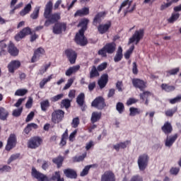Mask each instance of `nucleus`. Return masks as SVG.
Returning <instances> with one entry per match:
<instances>
[{
    "label": "nucleus",
    "mask_w": 181,
    "mask_h": 181,
    "mask_svg": "<svg viewBox=\"0 0 181 181\" xmlns=\"http://www.w3.org/2000/svg\"><path fill=\"white\" fill-rule=\"evenodd\" d=\"M31 175L33 177L37 179L39 181H59L62 178V176L60 175V171H56L49 180V177H47L43 173L37 171L35 167H33L32 168Z\"/></svg>",
    "instance_id": "nucleus-1"
},
{
    "label": "nucleus",
    "mask_w": 181,
    "mask_h": 181,
    "mask_svg": "<svg viewBox=\"0 0 181 181\" xmlns=\"http://www.w3.org/2000/svg\"><path fill=\"white\" fill-rule=\"evenodd\" d=\"M52 12H53V3L49 1L45 6L44 17L45 19H49L51 23L59 22L61 19L60 14L57 13L52 14Z\"/></svg>",
    "instance_id": "nucleus-2"
},
{
    "label": "nucleus",
    "mask_w": 181,
    "mask_h": 181,
    "mask_svg": "<svg viewBox=\"0 0 181 181\" xmlns=\"http://www.w3.org/2000/svg\"><path fill=\"white\" fill-rule=\"evenodd\" d=\"M32 29L29 27H25L22 29L17 35H15V40L17 42H19L20 40H22V39L26 37V36H29V35H31L30 36V42H35L37 37H39V35H36V33H34L32 34Z\"/></svg>",
    "instance_id": "nucleus-3"
},
{
    "label": "nucleus",
    "mask_w": 181,
    "mask_h": 181,
    "mask_svg": "<svg viewBox=\"0 0 181 181\" xmlns=\"http://www.w3.org/2000/svg\"><path fill=\"white\" fill-rule=\"evenodd\" d=\"M115 50H117V44L114 42H108L98 50V54L102 57H107V54H112L115 53Z\"/></svg>",
    "instance_id": "nucleus-4"
},
{
    "label": "nucleus",
    "mask_w": 181,
    "mask_h": 181,
    "mask_svg": "<svg viewBox=\"0 0 181 181\" xmlns=\"http://www.w3.org/2000/svg\"><path fill=\"white\" fill-rule=\"evenodd\" d=\"M145 35V30L139 29L134 32L132 37L129 39L128 45H131V43L135 42V45H138L142 39H144V36Z\"/></svg>",
    "instance_id": "nucleus-5"
},
{
    "label": "nucleus",
    "mask_w": 181,
    "mask_h": 181,
    "mask_svg": "<svg viewBox=\"0 0 181 181\" xmlns=\"http://www.w3.org/2000/svg\"><path fill=\"white\" fill-rule=\"evenodd\" d=\"M137 163L139 170L144 172V170L148 168V163H149V156L146 153L140 155L137 160Z\"/></svg>",
    "instance_id": "nucleus-6"
},
{
    "label": "nucleus",
    "mask_w": 181,
    "mask_h": 181,
    "mask_svg": "<svg viewBox=\"0 0 181 181\" xmlns=\"http://www.w3.org/2000/svg\"><path fill=\"white\" fill-rule=\"evenodd\" d=\"M43 144V139L40 136L31 137L28 141V148L30 149H37Z\"/></svg>",
    "instance_id": "nucleus-7"
},
{
    "label": "nucleus",
    "mask_w": 181,
    "mask_h": 181,
    "mask_svg": "<svg viewBox=\"0 0 181 181\" xmlns=\"http://www.w3.org/2000/svg\"><path fill=\"white\" fill-rule=\"evenodd\" d=\"M67 29V23L64 22H57L55 23L53 26L52 32L54 35H62L63 32H66Z\"/></svg>",
    "instance_id": "nucleus-8"
},
{
    "label": "nucleus",
    "mask_w": 181,
    "mask_h": 181,
    "mask_svg": "<svg viewBox=\"0 0 181 181\" xmlns=\"http://www.w3.org/2000/svg\"><path fill=\"white\" fill-rule=\"evenodd\" d=\"M63 118H64V111L62 110H57L52 113V122L53 124L62 122Z\"/></svg>",
    "instance_id": "nucleus-9"
},
{
    "label": "nucleus",
    "mask_w": 181,
    "mask_h": 181,
    "mask_svg": "<svg viewBox=\"0 0 181 181\" xmlns=\"http://www.w3.org/2000/svg\"><path fill=\"white\" fill-rule=\"evenodd\" d=\"M91 105L98 110H103L107 107V104H105V99L102 96L97 97L92 102Z\"/></svg>",
    "instance_id": "nucleus-10"
},
{
    "label": "nucleus",
    "mask_w": 181,
    "mask_h": 181,
    "mask_svg": "<svg viewBox=\"0 0 181 181\" xmlns=\"http://www.w3.org/2000/svg\"><path fill=\"white\" fill-rule=\"evenodd\" d=\"M75 42L76 45H79V46H86L88 41L86 36L84 35V32L81 33V31H78L75 36Z\"/></svg>",
    "instance_id": "nucleus-11"
},
{
    "label": "nucleus",
    "mask_w": 181,
    "mask_h": 181,
    "mask_svg": "<svg viewBox=\"0 0 181 181\" xmlns=\"http://www.w3.org/2000/svg\"><path fill=\"white\" fill-rule=\"evenodd\" d=\"M21 66H22L21 61L19 60L11 61L7 66L8 73H11V74H14L15 71H16V70H18L21 67Z\"/></svg>",
    "instance_id": "nucleus-12"
},
{
    "label": "nucleus",
    "mask_w": 181,
    "mask_h": 181,
    "mask_svg": "<svg viewBox=\"0 0 181 181\" xmlns=\"http://www.w3.org/2000/svg\"><path fill=\"white\" fill-rule=\"evenodd\" d=\"M16 135L15 134H11L7 140V144L6 145V151H9L11 149H13V148L16 146Z\"/></svg>",
    "instance_id": "nucleus-13"
},
{
    "label": "nucleus",
    "mask_w": 181,
    "mask_h": 181,
    "mask_svg": "<svg viewBox=\"0 0 181 181\" xmlns=\"http://www.w3.org/2000/svg\"><path fill=\"white\" fill-rule=\"evenodd\" d=\"M65 54L71 64H76V60H77V52L71 49H67L65 50Z\"/></svg>",
    "instance_id": "nucleus-14"
},
{
    "label": "nucleus",
    "mask_w": 181,
    "mask_h": 181,
    "mask_svg": "<svg viewBox=\"0 0 181 181\" xmlns=\"http://www.w3.org/2000/svg\"><path fill=\"white\" fill-rule=\"evenodd\" d=\"M107 15V13L105 11H100L96 13L95 17L93 19V26H95L96 28L99 26V25H101V22H103V18Z\"/></svg>",
    "instance_id": "nucleus-15"
},
{
    "label": "nucleus",
    "mask_w": 181,
    "mask_h": 181,
    "mask_svg": "<svg viewBox=\"0 0 181 181\" xmlns=\"http://www.w3.org/2000/svg\"><path fill=\"white\" fill-rule=\"evenodd\" d=\"M132 83L135 88H139L140 91H144L146 88V83L144 80L139 78H133Z\"/></svg>",
    "instance_id": "nucleus-16"
},
{
    "label": "nucleus",
    "mask_w": 181,
    "mask_h": 181,
    "mask_svg": "<svg viewBox=\"0 0 181 181\" xmlns=\"http://www.w3.org/2000/svg\"><path fill=\"white\" fill-rule=\"evenodd\" d=\"M45 49L42 47H39L35 49L31 59V63H36V62H37V60H39L40 57H42L43 54H45Z\"/></svg>",
    "instance_id": "nucleus-17"
},
{
    "label": "nucleus",
    "mask_w": 181,
    "mask_h": 181,
    "mask_svg": "<svg viewBox=\"0 0 181 181\" xmlns=\"http://www.w3.org/2000/svg\"><path fill=\"white\" fill-rule=\"evenodd\" d=\"M7 50L9 54L11 55L13 57H16V56L19 54V49L11 41H10L8 45L7 46Z\"/></svg>",
    "instance_id": "nucleus-18"
},
{
    "label": "nucleus",
    "mask_w": 181,
    "mask_h": 181,
    "mask_svg": "<svg viewBox=\"0 0 181 181\" xmlns=\"http://www.w3.org/2000/svg\"><path fill=\"white\" fill-rule=\"evenodd\" d=\"M100 181H115V174L111 170L105 171L101 175Z\"/></svg>",
    "instance_id": "nucleus-19"
},
{
    "label": "nucleus",
    "mask_w": 181,
    "mask_h": 181,
    "mask_svg": "<svg viewBox=\"0 0 181 181\" xmlns=\"http://www.w3.org/2000/svg\"><path fill=\"white\" fill-rule=\"evenodd\" d=\"M97 28L98 32H99L100 35H104L110 30V28H111V21H107V23L105 24H100Z\"/></svg>",
    "instance_id": "nucleus-20"
},
{
    "label": "nucleus",
    "mask_w": 181,
    "mask_h": 181,
    "mask_svg": "<svg viewBox=\"0 0 181 181\" xmlns=\"http://www.w3.org/2000/svg\"><path fill=\"white\" fill-rule=\"evenodd\" d=\"M161 131L165 134V135H169L173 132V127L172 124L169 122H165L163 126L161 127Z\"/></svg>",
    "instance_id": "nucleus-21"
},
{
    "label": "nucleus",
    "mask_w": 181,
    "mask_h": 181,
    "mask_svg": "<svg viewBox=\"0 0 181 181\" xmlns=\"http://www.w3.org/2000/svg\"><path fill=\"white\" fill-rule=\"evenodd\" d=\"M108 83V74H104L101 76L100 78L98 81V84L100 89H103Z\"/></svg>",
    "instance_id": "nucleus-22"
},
{
    "label": "nucleus",
    "mask_w": 181,
    "mask_h": 181,
    "mask_svg": "<svg viewBox=\"0 0 181 181\" xmlns=\"http://www.w3.org/2000/svg\"><path fill=\"white\" fill-rule=\"evenodd\" d=\"M89 22H90V20H88V18H85L81 20V21L78 24V28H81L79 30V32H81V33L86 32L87 30V28L88 26Z\"/></svg>",
    "instance_id": "nucleus-23"
},
{
    "label": "nucleus",
    "mask_w": 181,
    "mask_h": 181,
    "mask_svg": "<svg viewBox=\"0 0 181 181\" xmlns=\"http://www.w3.org/2000/svg\"><path fill=\"white\" fill-rule=\"evenodd\" d=\"M90 14V8L88 7H83L81 9L77 10L74 13V17L77 18V16H87V15Z\"/></svg>",
    "instance_id": "nucleus-24"
},
{
    "label": "nucleus",
    "mask_w": 181,
    "mask_h": 181,
    "mask_svg": "<svg viewBox=\"0 0 181 181\" xmlns=\"http://www.w3.org/2000/svg\"><path fill=\"white\" fill-rule=\"evenodd\" d=\"M64 173L69 179H77V172L71 168L65 169Z\"/></svg>",
    "instance_id": "nucleus-25"
},
{
    "label": "nucleus",
    "mask_w": 181,
    "mask_h": 181,
    "mask_svg": "<svg viewBox=\"0 0 181 181\" xmlns=\"http://www.w3.org/2000/svg\"><path fill=\"white\" fill-rule=\"evenodd\" d=\"M78 70H80V65L71 66L66 71L65 76L70 77V76H72V74H76Z\"/></svg>",
    "instance_id": "nucleus-26"
},
{
    "label": "nucleus",
    "mask_w": 181,
    "mask_h": 181,
    "mask_svg": "<svg viewBox=\"0 0 181 181\" xmlns=\"http://www.w3.org/2000/svg\"><path fill=\"white\" fill-rule=\"evenodd\" d=\"M179 135L177 134H174L173 136L169 137H167L165 142V146L170 148L176 142V139H177Z\"/></svg>",
    "instance_id": "nucleus-27"
},
{
    "label": "nucleus",
    "mask_w": 181,
    "mask_h": 181,
    "mask_svg": "<svg viewBox=\"0 0 181 181\" xmlns=\"http://www.w3.org/2000/svg\"><path fill=\"white\" fill-rule=\"evenodd\" d=\"M129 144H131V141L127 140L126 141L120 142L116 145H114L113 148L115 149V151H117V152H119V149H125L127 145H129Z\"/></svg>",
    "instance_id": "nucleus-28"
},
{
    "label": "nucleus",
    "mask_w": 181,
    "mask_h": 181,
    "mask_svg": "<svg viewBox=\"0 0 181 181\" xmlns=\"http://www.w3.org/2000/svg\"><path fill=\"white\" fill-rule=\"evenodd\" d=\"M52 162L54 165H57V168L60 169L63 166V162H64V157L59 155L56 158H52Z\"/></svg>",
    "instance_id": "nucleus-29"
},
{
    "label": "nucleus",
    "mask_w": 181,
    "mask_h": 181,
    "mask_svg": "<svg viewBox=\"0 0 181 181\" xmlns=\"http://www.w3.org/2000/svg\"><path fill=\"white\" fill-rule=\"evenodd\" d=\"M9 117V112L4 107H0V119L1 121H6Z\"/></svg>",
    "instance_id": "nucleus-30"
},
{
    "label": "nucleus",
    "mask_w": 181,
    "mask_h": 181,
    "mask_svg": "<svg viewBox=\"0 0 181 181\" xmlns=\"http://www.w3.org/2000/svg\"><path fill=\"white\" fill-rule=\"evenodd\" d=\"M122 57H124V54H122V47H119L116 54L114 57L115 63H118L119 62H121L122 60Z\"/></svg>",
    "instance_id": "nucleus-31"
},
{
    "label": "nucleus",
    "mask_w": 181,
    "mask_h": 181,
    "mask_svg": "<svg viewBox=\"0 0 181 181\" xmlns=\"http://www.w3.org/2000/svg\"><path fill=\"white\" fill-rule=\"evenodd\" d=\"M8 45L3 41L1 45H0V57H4L8 55Z\"/></svg>",
    "instance_id": "nucleus-32"
},
{
    "label": "nucleus",
    "mask_w": 181,
    "mask_h": 181,
    "mask_svg": "<svg viewBox=\"0 0 181 181\" xmlns=\"http://www.w3.org/2000/svg\"><path fill=\"white\" fill-rule=\"evenodd\" d=\"M160 88L165 93H172V91H175L176 90V87L175 86H170L168 83H162Z\"/></svg>",
    "instance_id": "nucleus-33"
},
{
    "label": "nucleus",
    "mask_w": 181,
    "mask_h": 181,
    "mask_svg": "<svg viewBox=\"0 0 181 181\" xmlns=\"http://www.w3.org/2000/svg\"><path fill=\"white\" fill-rule=\"evenodd\" d=\"M69 138V129H66L62 135L61 141L59 142V146H65L67 144V139Z\"/></svg>",
    "instance_id": "nucleus-34"
},
{
    "label": "nucleus",
    "mask_w": 181,
    "mask_h": 181,
    "mask_svg": "<svg viewBox=\"0 0 181 181\" xmlns=\"http://www.w3.org/2000/svg\"><path fill=\"white\" fill-rule=\"evenodd\" d=\"M101 112H93L91 115L90 122L92 124H95L98 121L101 119Z\"/></svg>",
    "instance_id": "nucleus-35"
},
{
    "label": "nucleus",
    "mask_w": 181,
    "mask_h": 181,
    "mask_svg": "<svg viewBox=\"0 0 181 181\" xmlns=\"http://www.w3.org/2000/svg\"><path fill=\"white\" fill-rule=\"evenodd\" d=\"M86 101V95L84 93H81L76 98V103L79 107H83Z\"/></svg>",
    "instance_id": "nucleus-36"
},
{
    "label": "nucleus",
    "mask_w": 181,
    "mask_h": 181,
    "mask_svg": "<svg viewBox=\"0 0 181 181\" xmlns=\"http://www.w3.org/2000/svg\"><path fill=\"white\" fill-rule=\"evenodd\" d=\"M71 107V100L69 99H64L61 101L60 103V108H65L66 110H68Z\"/></svg>",
    "instance_id": "nucleus-37"
},
{
    "label": "nucleus",
    "mask_w": 181,
    "mask_h": 181,
    "mask_svg": "<svg viewBox=\"0 0 181 181\" xmlns=\"http://www.w3.org/2000/svg\"><path fill=\"white\" fill-rule=\"evenodd\" d=\"M30 11H32V4H28L24 7L22 11H20V16H25V15H28V13H29Z\"/></svg>",
    "instance_id": "nucleus-38"
},
{
    "label": "nucleus",
    "mask_w": 181,
    "mask_h": 181,
    "mask_svg": "<svg viewBox=\"0 0 181 181\" xmlns=\"http://www.w3.org/2000/svg\"><path fill=\"white\" fill-rule=\"evenodd\" d=\"M179 18H180V14L179 13H173L171 16L168 19V23H175Z\"/></svg>",
    "instance_id": "nucleus-39"
},
{
    "label": "nucleus",
    "mask_w": 181,
    "mask_h": 181,
    "mask_svg": "<svg viewBox=\"0 0 181 181\" xmlns=\"http://www.w3.org/2000/svg\"><path fill=\"white\" fill-rule=\"evenodd\" d=\"M132 4V1L124 0L120 5L119 8L117 11V13H121V11H122V8H125V6H127V5H128L127 9H129Z\"/></svg>",
    "instance_id": "nucleus-40"
},
{
    "label": "nucleus",
    "mask_w": 181,
    "mask_h": 181,
    "mask_svg": "<svg viewBox=\"0 0 181 181\" xmlns=\"http://www.w3.org/2000/svg\"><path fill=\"white\" fill-rule=\"evenodd\" d=\"M129 112L130 117H135V115H139V114H141L142 111L139 108L132 107L129 108Z\"/></svg>",
    "instance_id": "nucleus-41"
},
{
    "label": "nucleus",
    "mask_w": 181,
    "mask_h": 181,
    "mask_svg": "<svg viewBox=\"0 0 181 181\" xmlns=\"http://www.w3.org/2000/svg\"><path fill=\"white\" fill-rule=\"evenodd\" d=\"M40 107H41L42 111H43L44 112H46V111H47V108L50 107V103L49 102V100H45L41 102Z\"/></svg>",
    "instance_id": "nucleus-42"
},
{
    "label": "nucleus",
    "mask_w": 181,
    "mask_h": 181,
    "mask_svg": "<svg viewBox=\"0 0 181 181\" xmlns=\"http://www.w3.org/2000/svg\"><path fill=\"white\" fill-rule=\"evenodd\" d=\"M98 76H100L98 69L95 66H93L90 71V78H94V77H98Z\"/></svg>",
    "instance_id": "nucleus-43"
},
{
    "label": "nucleus",
    "mask_w": 181,
    "mask_h": 181,
    "mask_svg": "<svg viewBox=\"0 0 181 181\" xmlns=\"http://www.w3.org/2000/svg\"><path fill=\"white\" fill-rule=\"evenodd\" d=\"M53 78V75L49 76L47 78H43L40 82V88H43L49 81H50Z\"/></svg>",
    "instance_id": "nucleus-44"
},
{
    "label": "nucleus",
    "mask_w": 181,
    "mask_h": 181,
    "mask_svg": "<svg viewBox=\"0 0 181 181\" xmlns=\"http://www.w3.org/2000/svg\"><path fill=\"white\" fill-rule=\"evenodd\" d=\"M18 159H21V154L19 153L11 155L7 160V163L8 165H11L13 160H16Z\"/></svg>",
    "instance_id": "nucleus-45"
},
{
    "label": "nucleus",
    "mask_w": 181,
    "mask_h": 181,
    "mask_svg": "<svg viewBox=\"0 0 181 181\" xmlns=\"http://www.w3.org/2000/svg\"><path fill=\"white\" fill-rule=\"evenodd\" d=\"M40 11V7L35 8L34 11H33V13L30 16V18L33 19V20L37 19V18H39Z\"/></svg>",
    "instance_id": "nucleus-46"
},
{
    "label": "nucleus",
    "mask_w": 181,
    "mask_h": 181,
    "mask_svg": "<svg viewBox=\"0 0 181 181\" xmlns=\"http://www.w3.org/2000/svg\"><path fill=\"white\" fill-rule=\"evenodd\" d=\"M116 110L118 111L119 114H122L125 110V106H124V103L119 102L116 105Z\"/></svg>",
    "instance_id": "nucleus-47"
},
{
    "label": "nucleus",
    "mask_w": 181,
    "mask_h": 181,
    "mask_svg": "<svg viewBox=\"0 0 181 181\" xmlns=\"http://www.w3.org/2000/svg\"><path fill=\"white\" fill-rule=\"evenodd\" d=\"M177 112V107H175L173 109H169L165 112L166 117H173V115Z\"/></svg>",
    "instance_id": "nucleus-48"
},
{
    "label": "nucleus",
    "mask_w": 181,
    "mask_h": 181,
    "mask_svg": "<svg viewBox=\"0 0 181 181\" xmlns=\"http://www.w3.org/2000/svg\"><path fill=\"white\" fill-rule=\"evenodd\" d=\"M25 94H28L27 89H18L15 92V95H17L18 97H23V95H25Z\"/></svg>",
    "instance_id": "nucleus-49"
},
{
    "label": "nucleus",
    "mask_w": 181,
    "mask_h": 181,
    "mask_svg": "<svg viewBox=\"0 0 181 181\" xmlns=\"http://www.w3.org/2000/svg\"><path fill=\"white\" fill-rule=\"evenodd\" d=\"M86 154H83L82 156H74L72 158L73 162L74 163H76L77 162H83V160H84V158H86Z\"/></svg>",
    "instance_id": "nucleus-50"
},
{
    "label": "nucleus",
    "mask_w": 181,
    "mask_h": 181,
    "mask_svg": "<svg viewBox=\"0 0 181 181\" xmlns=\"http://www.w3.org/2000/svg\"><path fill=\"white\" fill-rule=\"evenodd\" d=\"M135 49L134 45H132L129 49L125 52L124 54V58L128 59L129 57H131V54H132V52H134V49Z\"/></svg>",
    "instance_id": "nucleus-51"
},
{
    "label": "nucleus",
    "mask_w": 181,
    "mask_h": 181,
    "mask_svg": "<svg viewBox=\"0 0 181 181\" xmlns=\"http://www.w3.org/2000/svg\"><path fill=\"white\" fill-rule=\"evenodd\" d=\"M23 111V107H22L18 109H16V110H13L12 115H13V117H21Z\"/></svg>",
    "instance_id": "nucleus-52"
},
{
    "label": "nucleus",
    "mask_w": 181,
    "mask_h": 181,
    "mask_svg": "<svg viewBox=\"0 0 181 181\" xmlns=\"http://www.w3.org/2000/svg\"><path fill=\"white\" fill-rule=\"evenodd\" d=\"M135 9H136V4H134L132 8H127V10L124 11V16H127V13H132Z\"/></svg>",
    "instance_id": "nucleus-53"
},
{
    "label": "nucleus",
    "mask_w": 181,
    "mask_h": 181,
    "mask_svg": "<svg viewBox=\"0 0 181 181\" xmlns=\"http://www.w3.org/2000/svg\"><path fill=\"white\" fill-rule=\"evenodd\" d=\"M151 95V92L149 91H144L142 93L140 94V98L143 101H145L146 100H148V97Z\"/></svg>",
    "instance_id": "nucleus-54"
},
{
    "label": "nucleus",
    "mask_w": 181,
    "mask_h": 181,
    "mask_svg": "<svg viewBox=\"0 0 181 181\" xmlns=\"http://www.w3.org/2000/svg\"><path fill=\"white\" fill-rule=\"evenodd\" d=\"M170 104H176L177 103H180L181 101V95H177L174 98H171L168 100Z\"/></svg>",
    "instance_id": "nucleus-55"
},
{
    "label": "nucleus",
    "mask_w": 181,
    "mask_h": 181,
    "mask_svg": "<svg viewBox=\"0 0 181 181\" xmlns=\"http://www.w3.org/2000/svg\"><path fill=\"white\" fill-rule=\"evenodd\" d=\"M179 68L173 69L171 70L167 71V76L169 77V76H176L177 73H179Z\"/></svg>",
    "instance_id": "nucleus-56"
},
{
    "label": "nucleus",
    "mask_w": 181,
    "mask_h": 181,
    "mask_svg": "<svg viewBox=\"0 0 181 181\" xmlns=\"http://www.w3.org/2000/svg\"><path fill=\"white\" fill-rule=\"evenodd\" d=\"M93 168V165H86L81 173V176H87L88 175V170Z\"/></svg>",
    "instance_id": "nucleus-57"
},
{
    "label": "nucleus",
    "mask_w": 181,
    "mask_h": 181,
    "mask_svg": "<svg viewBox=\"0 0 181 181\" xmlns=\"http://www.w3.org/2000/svg\"><path fill=\"white\" fill-rule=\"evenodd\" d=\"M78 125H80V119L78 118V117L74 118L71 122L72 127L77 128Z\"/></svg>",
    "instance_id": "nucleus-58"
},
{
    "label": "nucleus",
    "mask_w": 181,
    "mask_h": 181,
    "mask_svg": "<svg viewBox=\"0 0 181 181\" xmlns=\"http://www.w3.org/2000/svg\"><path fill=\"white\" fill-rule=\"evenodd\" d=\"M180 172V168L176 167H172L170 170V175H173L174 176H177Z\"/></svg>",
    "instance_id": "nucleus-59"
},
{
    "label": "nucleus",
    "mask_w": 181,
    "mask_h": 181,
    "mask_svg": "<svg viewBox=\"0 0 181 181\" xmlns=\"http://www.w3.org/2000/svg\"><path fill=\"white\" fill-rule=\"evenodd\" d=\"M73 83H74V79L73 78L68 79L67 83L64 86L63 90H68V88H70V87H71Z\"/></svg>",
    "instance_id": "nucleus-60"
},
{
    "label": "nucleus",
    "mask_w": 181,
    "mask_h": 181,
    "mask_svg": "<svg viewBox=\"0 0 181 181\" xmlns=\"http://www.w3.org/2000/svg\"><path fill=\"white\" fill-rule=\"evenodd\" d=\"M64 97V95L63 93L58 94L51 98V101L52 103H56L57 101H59V100H62Z\"/></svg>",
    "instance_id": "nucleus-61"
},
{
    "label": "nucleus",
    "mask_w": 181,
    "mask_h": 181,
    "mask_svg": "<svg viewBox=\"0 0 181 181\" xmlns=\"http://www.w3.org/2000/svg\"><path fill=\"white\" fill-rule=\"evenodd\" d=\"M107 66H108V64L107 62H103L98 66V71H103L107 69Z\"/></svg>",
    "instance_id": "nucleus-62"
},
{
    "label": "nucleus",
    "mask_w": 181,
    "mask_h": 181,
    "mask_svg": "<svg viewBox=\"0 0 181 181\" xmlns=\"http://www.w3.org/2000/svg\"><path fill=\"white\" fill-rule=\"evenodd\" d=\"M138 102V99L134 98H130L129 100L127 101V105H132V104H136Z\"/></svg>",
    "instance_id": "nucleus-63"
},
{
    "label": "nucleus",
    "mask_w": 181,
    "mask_h": 181,
    "mask_svg": "<svg viewBox=\"0 0 181 181\" xmlns=\"http://www.w3.org/2000/svg\"><path fill=\"white\" fill-rule=\"evenodd\" d=\"M130 181H144V178L139 175H134Z\"/></svg>",
    "instance_id": "nucleus-64"
}]
</instances>
